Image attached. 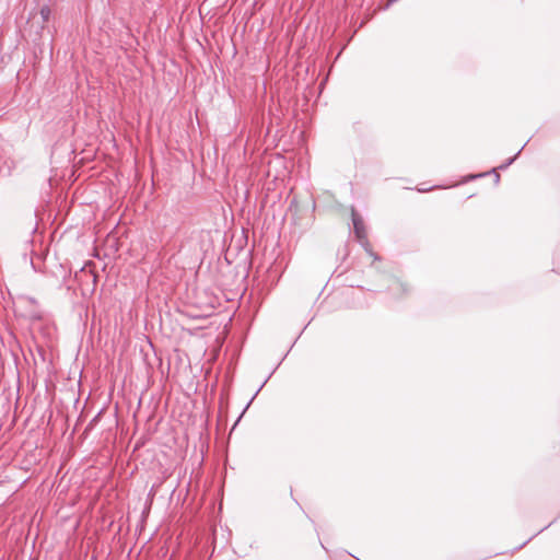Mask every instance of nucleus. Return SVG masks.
I'll return each instance as SVG.
<instances>
[{"instance_id": "1", "label": "nucleus", "mask_w": 560, "mask_h": 560, "mask_svg": "<svg viewBox=\"0 0 560 560\" xmlns=\"http://www.w3.org/2000/svg\"><path fill=\"white\" fill-rule=\"evenodd\" d=\"M352 221H353V226H354V232H355L357 237L359 240H364L365 238V229H364L362 219L358 214L352 213Z\"/></svg>"}, {"instance_id": "2", "label": "nucleus", "mask_w": 560, "mask_h": 560, "mask_svg": "<svg viewBox=\"0 0 560 560\" xmlns=\"http://www.w3.org/2000/svg\"><path fill=\"white\" fill-rule=\"evenodd\" d=\"M40 16H42V21L43 23L47 22L49 20V16H50V9L47 7V5H44L42 9H40Z\"/></svg>"}]
</instances>
